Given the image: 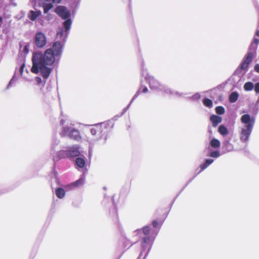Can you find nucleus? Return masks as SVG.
Returning <instances> with one entry per match:
<instances>
[{
  "label": "nucleus",
  "instance_id": "obj_1",
  "mask_svg": "<svg viewBox=\"0 0 259 259\" xmlns=\"http://www.w3.org/2000/svg\"><path fill=\"white\" fill-rule=\"evenodd\" d=\"M55 12L62 19H66L63 22V27H60L57 32L56 38L58 40L56 41L51 48L47 49L44 53L35 52L32 57L31 71L35 74L40 73L44 79L48 78L55 64L59 61L72 24L69 18L70 13L65 7H57Z\"/></svg>",
  "mask_w": 259,
  "mask_h": 259
},
{
  "label": "nucleus",
  "instance_id": "obj_2",
  "mask_svg": "<svg viewBox=\"0 0 259 259\" xmlns=\"http://www.w3.org/2000/svg\"><path fill=\"white\" fill-rule=\"evenodd\" d=\"M240 120L243 125L240 127L239 137L242 142L246 143L248 141L252 132L254 124V118L246 114L241 116Z\"/></svg>",
  "mask_w": 259,
  "mask_h": 259
},
{
  "label": "nucleus",
  "instance_id": "obj_3",
  "mask_svg": "<svg viewBox=\"0 0 259 259\" xmlns=\"http://www.w3.org/2000/svg\"><path fill=\"white\" fill-rule=\"evenodd\" d=\"M60 124L62 126V129L60 132L62 137L68 136L76 140L80 139V136L78 131L73 128L70 125V120L67 117H64L61 119Z\"/></svg>",
  "mask_w": 259,
  "mask_h": 259
},
{
  "label": "nucleus",
  "instance_id": "obj_4",
  "mask_svg": "<svg viewBox=\"0 0 259 259\" xmlns=\"http://www.w3.org/2000/svg\"><path fill=\"white\" fill-rule=\"evenodd\" d=\"M143 75L145 76V79L149 83L151 89L153 90L159 89L160 90H163L166 94L169 95H181L178 92H176L171 89L161 85L159 82L149 73L144 72L143 73Z\"/></svg>",
  "mask_w": 259,
  "mask_h": 259
},
{
  "label": "nucleus",
  "instance_id": "obj_5",
  "mask_svg": "<svg viewBox=\"0 0 259 259\" xmlns=\"http://www.w3.org/2000/svg\"><path fill=\"white\" fill-rule=\"evenodd\" d=\"M35 44L39 48L44 47L47 44V38L45 34L41 32H38L35 36Z\"/></svg>",
  "mask_w": 259,
  "mask_h": 259
},
{
  "label": "nucleus",
  "instance_id": "obj_6",
  "mask_svg": "<svg viewBox=\"0 0 259 259\" xmlns=\"http://www.w3.org/2000/svg\"><path fill=\"white\" fill-rule=\"evenodd\" d=\"M101 128L100 125L91 128V133L93 138L92 139L88 140L90 143H92L93 141H99L102 138L103 135L101 134Z\"/></svg>",
  "mask_w": 259,
  "mask_h": 259
},
{
  "label": "nucleus",
  "instance_id": "obj_7",
  "mask_svg": "<svg viewBox=\"0 0 259 259\" xmlns=\"http://www.w3.org/2000/svg\"><path fill=\"white\" fill-rule=\"evenodd\" d=\"M51 155L54 161H57L59 159L63 158L66 155V151L61 149H59L53 152H51Z\"/></svg>",
  "mask_w": 259,
  "mask_h": 259
},
{
  "label": "nucleus",
  "instance_id": "obj_8",
  "mask_svg": "<svg viewBox=\"0 0 259 259\" xmlns=\"http://www.w3.org/2000/svg\"><path fill=\"white\" fill-rule=\"evenodd\" d=\"M66 151V155L69 156H77L81 153L79 150V147L78 145H74L69 148Z\"/></svg>",
  "mask_w": 259,
  "mask_h": 259
},
{
  "label": "nucleus",
  "instance_id": "obj_9",
  "mask_svg": "<svg viewBox=\"0 0 259 259\" xmlns=\"http://www.w3.org/2000/svg\"><path fill=\"white\" fill-rule=\"evenodd\" d=\"M152 245V241L150 240L149 237H146L143 239V242L142 244V248L143 250L141 253V254L142 253L143 251L145 249H148V251L150 250Z\"/></svg>",
  "mask_w": 259,
  "mask_h": 259
},
{
  "label": "nucleus",
  "instance_id": "obj_10",
  "mask_svg": "<svg viewBox=\"0 0 259 259\" xmlns=\"http://www.w3.org/2000/svg\"><path fill=\"white\" fill-rule=\"evenodd\" d=\"M41 15L40 11H30L28 14V17L31 21L36 20Z\"/></svg>",
  "mask_w": 259,
  "mask_h": 259
},
{
  "label": "nucleus",
  "instance_id": "obj_11",
  "mask_svg": "<svg viewBox=\"0 0 259 259\" xmlns=\"http://www.w3.org/2000/svg\"><path fill=\"white\" fill-rule=\"evenodd\" d=\"M59 143L60 141L57 139L55 138L53 140L51 146L50 153H51V152H53L54 151L61 149V146L59 145Z\"/></svg>",
  "mask_w": 259,
  "mask_h": 259
},
{
  "label": "nucleus",
  "instance_id": "obj_12",
  "mask_svg": "<svg viewBox=\"0 0 259 259\" xmlns=\"http://www.w3.org/2000/svg\"><path fill=\"white\" fill-rule=\"evenodd\" d=\"M210 120L212 122L213 126L215 127L222 122V118L218 115H212L210 117Z\"/></svg>",
  "mask_w": 259,
  "mask_h": 259
},
{
  "label": "nucleus",
  "instance_id": "obj_13",
  "mask_svg": "<svg viewBox=\"0 0 259 259\" xmlns=\"http://www.w3.org/2000/svg\"><path fill=\"white\" fill-rule=\"evenodd\" d=\"M255 52L249 50V51L245 56V57L244 58L243 61L249 64L250 62L252 61V59L255 55Z\"/></svg>",
  "mask_w": 259,
  "mask_h": 259
},
{
  "label": "nucleus",
  "instance_id": "obj_14",
  "mask_svg": "<svg viewBox=\"0 0 259 259\" xmlns=\"http://www.w3.org/2000/svg\"><path fill=\"white\" fill-rule=\"evenodd\" d=\"M259 44V39L256 38H254L252 42L249 47V50L252 51L255 53L257 45Z\"/></svg>",
  "mask_w": 259,
  "mask_h": 259
},
{
  "label": "nucleus",
  "instance_id": "obj_15",
  "mask_svg": "<svg viewBox=\"0 0 259 259\" xmlns=\"http://www.w3.org/2000/svg\"><path fill=\"white\" fill-rule=\"evenodd\" d=\"M219 133L223 136H225L229 134L228 128L224 125H221L218 127Z\"/></svg>",
  "mask_w": 259,
  "mask_h": 259
},
{
  "label": "nucleus",
  "instance_id": "obj_16",
  "mask_svg": "<svg viewBox=\"0 0 259 259\" xmlns=\"http://www.w3.org/2000/svg\"><path fill=\"white\" fill-rule=\"evenodd\" d=\"M55 194L57 197L62 199L65 195V191L63 188H58L56 189Z\"/></svg>",
  "mask_w": 259,
  "mask_h": 259
},
{
  "label": "nucleus",
  "instance_id": "obj_17",
  "mask_svg": "<svg viewBox=\"0 0 259 259\" xmlns=\"http://www.w3.org/2000/svg\"><path fill=\"white\" fill-rule=\"evenodd\" d=\"M210 145L213 148H219L221 146V143L219 140L212 138L210 141Z\"/></svg>",
  "mask_w": 259,
  "mask_h": 259
},
{
  "label": "nucleus",
  "instance_id": "obj_18",
  "mask_svg": "<svg viewBox=\"0 0 259 259\" xmlns=\"http://www.w3.org/2000/svg\"><path fill=\"white\" fill-rule=\"evenodd\" d=\"M75 163L78 167L82 168L85 165V161L84 158L78 157L75 160Z\"/></svg>",
  "mask_w": 259,
  "mask_h": 259
},
{
  "label": "nucleus",
  "instance_id": "obj_19",
  "mask_svg": "<svg viewBox=\"0 0 259 259\" xmlns=\"http://www.w3.org/2000/svg\"><path fill=\"white\" fill-rule=\"evenodd\" d=\"M239 97L238 94L236 92H234L231 94L229 97V101L231 103H235Z\"/></svg>",
  "mask_w": 259,
  "mask_h": 259
},
{
  "label": "nucleus",
  "instance_id": "obj_20",
  "mask_svg": "<svg viewBox=\"0 0 259 259\" xmlns=\"http://www.w3.org/2000/svg\"><path fill=\"white\" fill-rule=\"evenodd\" d=\"M213 162V160L211 159H207L205 162L200 165L201 171L207 168L210 164Z\"/></svg>",
  "mask_w": 259,
  "mask_h": 259
},
{
  "label": "nucleus",
  "instance_id": "obj_21",
  "mask_svg": "<svg viewBox=\"0 0 259 259\" xmlns=\"http://www.w3.org/2000/svg\"><path fill=\"white\" fill-rule=\"evenodd\" d=\"M254 85L251 82H247L244 85V89L246 91H250L253 89Z\"/></svg>",
  "mask_w": 259,
  "mask_h": 259
},
{
  "label": "nucleus",
  "instance_id": "obj_22",
  "mask_svg": "<svg viewBox=\"0 0 259 259\" xmlns=\"http://www.w3.org/2000/svg\"><path fill=\"white\" fill-rule=\"evenodd\" d=\"M84 178L82 177V178H80L79 180H78L77 181H76L75 182H74L73 183H72V185L73 186H79L82 185L84 183Z\"/></svg>",
  "mask_w": 259,
  "mask_h": 259
},
{
  "label": "nucleus",
  "instance_id": "obj_23",
  "mask_svg": "<svg viewBox=\"0 0 259 259\" xmlns=\"http://www.w3.org/2000/svg\"><path fill=\"white\" fill-rule=\"evenodd\" d=\"M43 7L44 13H47L53 8V5L51 3L46 4L44 5Z\"/></svg>",
  "mask_w": 259,
  "mask_h": 259
},
{
  "label": "nucleus",
  "instance_id": "obj_24",
  "mask_svg": "<svg viewBox=\"0 0 259 259\" xmlns=\"http://www.w3.org/2000/svg\"><path fill=\"white\" fill-rule=\"evenodd\" d=\"M204 105L209 108H211L212 106V102L211 100L209 99H205L203 100Z\"/></svg>",
  "mask_w": 259,
  "mask_h": 259
},
{
  "label": "nucleus",
  "instance_id": "obj_25",
  "mask_svg": "<svg viewBox=\"0 0 259 259\" xmlns=\"http://www.w3.org/2000/svg\"><path fill=\"white\" fill-rule=\"evenodd\" d=\"M215 111L217 114L222 115L225 113V109L222 106H218L215 108Z\"/></svg>",
  "mask_w": 259,
  "mask_h": 259
},
{
  "label": "nucleus",
  "instance_id": "obj_26",
  "mask_svg": "<svg viewBox=\"0 0 259 259\" xmlns=\"http://www.w3.org/2000/svg\"><path fill=\"white\" fill-rule=\"evenodd\" d=\"M209 156L213 158H218L220 156V154L219 151L217 150L212 151L210 153Z\"/></svg>",
  "mask_w": 259,
  "mask_h": 259
},
{
  "label": "nucleus",
  "instance_id": "obj_27",
  "mask_svg": "<svg viewBox=\"0 0 259 259\" xmlns=\"http://www.w3.org/2000/svg\"><path fill=\"white\" fill-rule=\"evenodd\" d=\"M248 65H249V64H248L247 63H246L243 61L242 63L241 64V69L246 70L247 68Z\"/></svg>",
  "mask_w": 259,
  "mask_h": 259
},
{
  "label": "nucleus",
  "instance_id": "obj_28",
  "mask_svg": "<svg viewBox=\"0 0 259 259\" xmlns=\"http://www.w3.org/2000/svg\"><path fill=\"white\" fill-rule=\"evenodd\" d=\"M143 232L145 235H148L149 233V232H150L149 227L147 226V227H144L143 229Z\"/></svg>",
  "mask_w": 259,
  "mask_h": 259
},
{
  "label": "nucleus",
  "instance_id": "obj_29",
  "mask_svg": "<svg viewBox=\"0 0 259 259\" xmlns=\"http://www.w3.org/2000/svg\"><path fill=\"white\" fill-rule=\"evenodd\" d=\"M29 45H25L22 51L25 54H27L29 52Z\"/></svg>",
  "mask_w": 259,
  "mask_h": 259
},
{
  "label": "nucleus",
  "instance_id": "obj_30",
  "mask_svg": "<svg viewBox=\"0 0 259 259\" xmlns=\"http://www.w3.org/2000/svg\"><path fill=\"white\" fill-rule=\"evenodd\" d=\"M24 67H25V64L23 63V64H22V65L21 66V67L20 68V73L23 77L26 78V77L23 75V70H24Z\"/></svg>",
  "mask_w": 259,
  "mask_h": 259
},
{
  "label": "nucleus",
  "instance_id": "obj_31",
  "mask_svg": "<svg viewBox=\"0 0 259 259\" xmlns=\"http://www.w3.org/2000/svg\"><path fill=\"white\" fill-rule=\"evenodd\" d=\"M254 91L256 94H259V82L255 84L254 86Z\"/></svg>",
  "mask_w": 259,
  "mask_h": 259
},
{
  "label": "nucleus",
  "instance_id": "obj_32",
  "mask_svg": "<svg viewBox=\"0 0 259 259\" xmlns=\"http://www.w3.org/2000/svg\"><path fill=\"white\" fill-rule=\"evenodd\" d=\"M200 98V95L199 93H196L193 96L192 99L193 100H198Z\"/></svg>",
  "mask_w": 259,
  "mask_h": 259
},
{
  "label": "nucleus",
  "instance_id": "obj_33",
  "mask_svg": "<svg viewBox=\"0 0 259 259\" xmlns=\"http://www.w3.org/2000/svg\"><path fill=\"white\" fill-rule=\"evenodd\" d=\"M35 81L38 84H40L42 82V79L39 77H36L35 78Z\"/></svg>",
  "mask_w": 259,
  "mask_h": 259
},
{
  "label": "nucleus",
  "instance_id": "obj_34",
  "mask_svg": "<svg viewBox=\"0 0 259 259\" xmlns=\"http://www.w3.org/2000/svg\"><path fill=\"white\" fill-rule=\"evenodd\" d=\"M254 69L256 72L259 73V64H256L254 66Z\"/></svg>",
  "mask_w": 259,
  "mask_h": 259
},
{
  "label": "nucleus",
  "instance_id": "obj_35",
  "mask_svg": "<svg viewBox=\"0 0 259 259\" xmlns=\"http://www.w3.org/2000/svg\"><path fill=\"white\" fill-rule=\"evenodd\" d=\"M153 225L154 227H157V221H153Z\"/></svg>",
  "mask_w": 259,
  "mask_h": 259
},
{
  "label": "nucleus",
  "instance_id": "obj_36",
  "mask_svg": "<svg viewBox=\"0 0 259 259\" xmlns=\"http://www.w3.org/2000/svg\"><path fill=\"white\" fill-rule=\"evenodd\" d=\"M139 91H138V92L137 93V94H136L134 96V97L133 98V99H132V101H131V102H132V101H133V100H134V99H135L137 97V96H138V94H139Z\"/></svg>",
  "mask_w": 259,
  "mask_h": 259
},
{
  "label": "nucleus",
  "instance_id": "obj_37",
  "mask_svg": "<svg viewBox=\"0 0 259 259\" xmlns=\"http://www.w3.org/2000/svg\"><path fill=\"white\" fill-rule=\"evenodd\" d=\"M147 91H148V89H147L146 87H145V88H144L143 89V91H142V92H143V93H146Z\"/></svg>",
  "mask_w": 259,
  "mask_h": 259
},
{
  "label": "nucleus",
  "instance_id": "obj_38",
  "mask_svg": "<svg viewBox=\"0 0 259 259\" xmlns=\"http://www.w3.org/2000/svg\"><path fill=\"white\" fill-rule=\"evenodd\" d=\"M51 1L56 3H59L61 1V0H51Z\"/></svg>",
  "mask_w": 259,
  "mask_h": 259
},
{
  "label": "nucleus",
  "instance_id": "obj_39",
  "mask_svg": "<svg viewBox=\"0 0 259 259\" xmlns=\"http://www.w3.org/2000/svg\"><path fill=\"white\" fill-rule=\"evenodd\" d=\"M255 35H256L257 36H259V29H258V30H257L256 31Z\"/></svg>",
  "mask_w": 259,
  "mask_h": 259
},
{
  "label": "nucleus",
  "instance_id": "obj_40",
  "mask_svg": "<svg viewBox=\"0 0 259 259\" xmlns=\"http://www.w3.org/2000/svg\"><path fill=\"white\" fill-rule=\"evenodd\" d=\"M2 17H0V23L2 22Z\"/></svg>",
  "mask_w": 259,
  "mask_h": 259
},
{
  "label": "nucleus",
  "instance_id": "obj_41",
  "mask_svg": "<svg viewBox=\"0 0 259 259\" xmlns=\"http://www.w3.org/2000/svg\"><path fill=\"white\" fill-rule=\"evenodd\" d=\"M45 81L44 83H42V85H44L45 84Z\"/></svg>",
  "mask_w": 259,
  "mask_h": 259
},
{
  "label": "nucleus",
  "instance_id": "obj_42",
  "mask_svg": "<svg viewBox=\"0 0 259 259\" xmlns=\"http://www.w3.org/2000/svg\"><path fill=\"white\" fill-rule=\"evenodd\" d=\"M48 2H50L51 0H47Z\"/></svg>",
  "mask_w": 259,
  "mask_h": 259
}]
</instances>
